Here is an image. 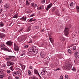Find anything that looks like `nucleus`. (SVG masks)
I'll return each mask as SVG.
<instances>
[{"label": "nucleus", "instance_id": "obj_37", "mask_svg": "<svg viewBox=\"0 0 79 79\" xmlns=\"http://www.w3.org/2000/svg\"><path fill=\"white\" fill-rule=\"evenodd\" d=\"M32 19H33V18L29 20L28 22H30V23H31V22L32 21Z\"/></svg>", "mask_w": 79, "mask_h": 79}, {"label": "nucleus", "instance_id": "obj_9", "mask_svg": "<svg viewBox=\"0 0 79 79\" xmlns=\"http://www.w3.org/2000/svg\"><path fill=\"white\" fill-rule=\"evenodd\" d=\"M29 50L30 51L28 52V54L30 56H32V55H33L34 54V52H33V50L32 49H29Z\"/></svg>", "mask_w": 79, "mask_h": 79}, {"label": "nucleus", "instance_id": "obj_7", "mask_svg": "<svg viewBox=\"0 0 79 79\" xmlns=\"http://www.w3.org/2000/svg\"><path fill=\"white\" fill-rule=\"evenodd\" d=\"M14 64V62L11 61H8L7 62V66H13Z\"/></svg>", "mask_w": 79, "mask_h": 79}, {"label": "nucleus", "instance_id": "obj_16", "mask_svg": "<svg viewBox=\"0 0 79 79\" xmlns=\"http://www.w3.org/2000/svg\"><path fill=\"white\" fill-rule=\"evenodd\" d=\"M38 10H43L44 9V6L43 5L37 8Z\"/></svg>", "mask_w": 79, "mask_h": 79}, {"label": "nucleus", "instance_id": "obj_46", "mask_svg": "<svg viewBox=\"0 0 79 79\" xmlns=\"http://www.w3.org/2000/svg\"><path fill=\"white\" fill-rule=\"evenodd\" d=\"M65 79H68V75H66L65 76Z\"/></svg>", "mask_w": 79, "mask_h": 79}, {"label": "nucleus", "instance_id": "obj_62", "mask_svg": "<svg viewBox=\"0 0 79 79\" xmlns=\"http://www.w3.org/2000/svg\"><path fill=\"white\" fill-rule=\"evenodd\" d=\"M2 0H1L0 1V4L2 3Z\"/></svg>", "mask_w": 79, "mask_h": 79}, {"label": "nucleus", "instance_id": "obj_43", "mask_svg": "<svg viewBox=\"0 0 79 79\" xmlns=\"http://www.w3.org/2000/svg\"><path fill=\"white\" fill-rule=\"evenodd\" d=\"M28 47H29L28 45H26L24 46V48H28Z\"/></svg>", "mask_w": 79, "mask_h": 79}, {"label": "nucleus", "instance_id": "obj_28", "mask_svg": "<svg viewBox=\"0 0 79 79\" xmlns=\"http://www.w3.org/2000/svg\"><path fill=\"white\" fill-rule=\"evenodd\" d=\"M10 70H11V71H13V70H14V67H13V66H12L11 67H10Z\"/></svg>", "mask_w": 79, "mask_h": 79}, {"label": "nucleus", "instance_id": "obj_38", "mask_svg": "<svg viewBox=\"0 0 79 79\" xmlns=\"http://www.w3.org/2000/svg\"><path fill=\"white\" fill-rule=\"evenodd\" d=\"M55 11V8H53L52 9V12H54Z\"/></svg>", "mask_w": 79, "mask_h": 79}, {"label": "nucleus", "instance_id": "obj_54", "mask_svg": "<svg viewBox=\"0 0 79 79\" xmlns=\"http://www.w3.org/2000/svg\"><path fill=\"white\" fill-rule=\"evenodd\" d=\"M58 70H60V68L56 69V71H58Z\"/></svg>", "mask_w": 79, "mask_h": 79}, {"label": "nucleus", "instance_id": "obj_4", "mask_svg": "<svg viewBox=\"0 0 79 79\" xmlns=\"http://www.w3.org/2000/svg\"><path fill=\"white\" fill-rule=\"evenodd\" d=\"M40 55L41 58H45V57H47L46 55V53L44 51H42L40 52Z\"/></svg>", "mask_w": 79, "mask_h": 79}, {"label": "nucleus", "instance_id": "obj_17", "mask_svg": "<svg viewBox=\"0 0 79 79\" xmlns=\"http://www.w3.org/2000/svg\"><path fill=\"white\" fill-rule=\"evenodd\" d=\"M27 19V17H23L20 19V20L21 21H25Z\"/></svg>", "mask_w": 79, "mask_h": 79}, {"label": "nucleus", "instance_id": "obj_52", "mask_svg": "<svg viewBox=\"0 0 79 79\" xmlns=\"http://www.w3.org/2000/svg\"><path fill=\"white\" fill-rule=\"evenodd\" d=\"M29 43H30V44H31L32 43V40H31L29 42Z\"/></svg>", "mask_w": 79, "mask_h": 79}, {"label": "nucleus", "instance_id": "obj_56", "mask_svg": "<svg viewBox=\"0 0 79 79\" xmlns=\"http://www.w3.org/2000/svg\"><path fill=\"white\" fill-rule=\"evenodd\" d=\"M34 7L35 8V7L36 8V7H37V4H35L34 5Z\"/></svg>", "mask_w": 79, "mask_h": 79}, {"label": "nucleus", "instance_id": "obj_26", "mask_svg": "<svg viewBox=\"0 0 79 79\" xmlns=\"http://www.w3.org/2000/svg\"><path fill=\"white\" fill-rule=\"evenodd\" d=\"M3 70L2 69H0V74H4L3 73Z\"/></svg>", "mask_w": 79, "mask_h": 79}, {"label": "nucleus", "instance_id": "obj_45", "mask_svg": "<svg viewBox=\"0 0 79 79\" xmlns=\"http://www.w3.org/2000/svg\"><path fill=\"white\" fill-rule=\"evenodd\" d=\"M5 66H6V65H5V64H3L2 65V68H5Z\"/></svg>", "mask_w": 79, "mask_h": 79}, {"label": "nucleus", "instance_id": "obj_35", "mask_svg": "<svg viewBox=\"0 0 79 79\" xmlns=\"http://www.w3.org/2000/svg\"><path fill=\"white\" fill-rule=\"evenodd\" d=\"M76 46H74L73 48V50H76Z\"/></svg>", "mask_w": 79, "mask_h": 79}, {"label": "nucleus", "instance_id": "obj_31", "mask_svg": "<svg viewBox=\"0 0 79 79\" xmlns=\"http://www.w3.org/2000/svg\"><path fill=\"white\" fill-rule=\"evenodd\" d=\"M26 5H27L28 6L30 4L29 3V2H28V1L27 0L26 1Z\"/></svg>", "mask_w": 79, "mask_h": 79}, {"label": "nucleus", "instance_id": "obj_15", "mask_svg": "<svg viewBox=\"0 0 79 79\" xmlns=\"http://www.w3.org/2000/svg\"><path fill=\"white\" fill-rule=\"evenodd\" d=\"M5 37V35L4 34L2 33H0V38L1 39H3Z\"/></svg>", "mask_w": 79, "mask_h": 79}, {"label": "nucleus", "instance_id": "obj_50", "mask_svg": "<svg viewBox=\"0 0 79 79\" xmlns=\"http://www.w3.org/2000/svg\"><path fill=\"white\" fill-rule=\"evenodd\" d=\"M76 8L78 10H79V6H77Z\"/></svg>", "mask_w": 79, "mask_h": 79}, {"label": "nucleus", "instance_id": "obj_3", "mask_svg": "<svg viewBox=\"0 0 79 79\" xmlns=\"http://www.w3.org/2000/svg\"><path fill=\"white\" fill-rule=\"evenodd\" d=\"M71 65V63L69 61L68 62L66 65L65 66L64 68L67 70L70 69V66Z\"/></svg>", "mask_w": 79, "mask_h": 79}, {"label": "nucleus", "instance_id": "obj_63", "mask_svg": "<svg viewBox=\"0 0 79 79\" xmlns=\"http://www.w3.org/2000/svg\"><path fill=\"white\" fill-rule=\"evenodd\" d=\"M37 36H35L34 37V38H37Z\"/></svg>", "mask_w": 79, "mask_h": 79}, {"label": "nucleus", "instance_id": "obj_5", "mask_svg": "<svg viewBox=\"0 0 79 79\" xmlns=\"http://www.w3.org/2000/svg\"><path fill=\"white\" fill-rule=\"evenodd\" d=\"M8 58H6V60H7L8 61H14L15 60H13V59H11V58H15V56H8Z\"/></svg>", "mask_w": 79, "mask_h": 79}, {"label": "nucleus", "instance_id": "obj_36", "mask_svg": "<svg viewBox=\"0 0 79 79\" xmlns=\"http://www.w3.org/2000/svg\"><path fill=\"white\" fill-rule=\"evenodd\" d=\"M31 7H32V8H34V3H31Z\"/></svg>", "mask_w": 79, "mask_h": 79}, {"label": "nucleus", "instance_id": "obj_55", "mask_svg": "<svg viewBox=\"0 0 79 79\" xmlns=\"http://www.w3.org/2000/svg\"><path fill=\"white\" fill-rule=\"evenodd\" d=\"M2 11H3V10L2 9H1L0 10V13L1 12H2Z\"/></svg>", "mask_w": 79, "mask_h": 79}, {"label": "nucleus", "instance_id": "obj_44", "mask_svg": "<svg viewBox=\"0 0 79 79\" xmlns=\"http://www.w3.org/2000/svg\"><path fill=\"white\" fill-rule=\"evenodd\" d=\"M6 72L7 73L10 74V70H7L6 71Z\"/></svg>", "mask_w": 79, "mask_h": 79}, {"label": "nucleus", "instance_id": "obj_42", "mask_svg": "<svg viewBox=\"0 0 79 79\" xmlns=\"http://www.w3.org/2000/svg\"><path fill=\"white\" fill-rule=\"evenodd\" d=\"M45 2V0H42L41 3H44Z\"/></svg>", "mask_w": 79, "mask_h": 79}, {"label": "nucleus", "instance_id": "obj_21", "mask_svg": "<svg viewBox=\"0 0 79 79\" xmlns=\"http://www.w3.org/2000/svg\"><path fill=\"white\" fill-rule=\"evenodd\" d=\"M60 40H62V41H64L65 40V39H64V38L63 37L61 36L60 37Z\"/></svg>", "mask_w": 79, "mask_h": 79}, {"label": "nucleus", "instance_id": "obj_34", "mask_svg": "<svg viewBox=\"0 0 79 79\" xmlns=\"http://www.w3.org/2000/svg\"><path fill=\"white\" fill-rule=\"evenodd\" d=\"M18 15H14V16H13V18H18Z\"/></svg>", "mask_w": 79, "mask_h": 79}, {"label": "nucleus", "instance_id": "obj_6", "mask_svg": "<svg viewBox=\"0 0 79 79\" xmlns=\"http://www.w3.org/2000/svg\"><path fill=\"white\" fill-rule=\"evenodd\" d=\"M74 56L75 58L77 59L79 58V51H77L75 53H74Z\"/></svg>", "mask_w": 79, "mask_h": 79}, {"label": "nucleus", "instance_id": "obj_2", "mask_svg": "<svg viewBox=\"0 0 79 79\" xmlns=\"http://www.w3.org/2000/svg\"><path fill=\"white\" fill-rule=\"evenodd\" d=\"M30 49H32L33 50V52H33V55H37V54L38 50L36 49V48L35 46H32V48H30Z\"/></svg>", "mask_w": 79, "mask_h": 79}, {"label": "nucleus", "instance_id": "obj_13", "mask_svg": "<svg viewBox=\"0 0 79 79\" xmlns=\"http://www.w3.org/2000/svg\"><path fill=\"white\" fill-rule=\"evenodd\" d=\"M46 73H47L46 69H44L41 72V74L42 75H45V74H46Z\"/></svg>", "mask_w": 79, "mask_h": 79}, {"label": "nucleus", "instance_id": "obj_53", "mask_svg": "<svg viewBox=\"0 0 79 79\" xmlns=\"http://www.w3.org/2000/svg\"><path fill=\"white\" fill-rule=\"evenodd\" d=\"M5 29H3L2 30V32H5Z\"/></svg>", "mask_w": 79, "mask_h": 79}, {"label": "nucleus", "instance_id": "obj_39", "mask_svg": "<svg viewBox=\"0 0 79 79\" xmlns=\"http://www.w3.org/2000/svg\"><path fill=\"white\" fill-rule=\"evenodd\" d=\"M35 16V14H33L31 15L30 16V17H33V16Z\"/></svg>", "mask_w": 79, "mask_h": 79}, {"label": "nucleus", "instance_id": "obj_27", "mask_svg": "<svg viewBox=\"0 0 79 79\" xmlns=\"http://www.w3.org/2000/svg\"><path fill=\"white\" fill-rule=\"evenodd\" d=\"M34 72L35 74H37V73H39L38 71L36 69L34 70Z\"/></svg>", "mask_w": 79, "mask_h": 79}, {"label": "nucleus", "instance_id": "obj_49", "mask_svg": "<svg viewBox=\"0 0 79 79\" xmlns=\"http://www.w3.org/2000/svg\"><path fill=\"white\" fill-rule=\"evenodd\" d=\"M63 76L62 75H61L60 78V79H63Z\"/></svg>", "mask_w": 79, "mask_h": 79}, {"label": "nucleus", "instance_id": "obj_20", "mask_svg": "<svg viewBox=\"0 0 79 79\" xmlns=\"http://www.w3.org/2000/svg\"><path fill=\"white\" fill-rule=\"evenodd\" d=\"M24 40V37L22 36L19 42H22Z\"/></svg>", "mask_w": 79, "mask_h": 79}, {"label": "nucleus", "instance_id": "obj_8", "mask_svg": "<svg viewBox=\"0 0 79 79\" xmlns=\"http://www.w3.org/2000/svg\"><path fill=\"white\" fill-rule=\"evenodd\" d=\"M2 50H3L5 52H12V51L11 50H9V49H8L7 48L5 47H3L1 48Z\"/></svg>", "mask_w": 79, "mask_h": 79}, {"label": "nucleus", "instance_id": "obj_57", "mask_svg": "<svg viewBox=\"0 0 79 79\" xmlns=\"http://www.w3.org/2000/svg\"><path fill=\"white\" fill-rule=\"evenodd\" d=\"M36 21V19H32V21Z\"/></svg>", "mask_w": 79, "mask_h": 79}, {"label": "nucleus", "instance_id": "obj_23", "mask_svg": "<svg viewBox=\"0 0 79 79\" xmlns=\"http://www.w3.org/2000/svg\"><path fill=\"white\" fill-rule=\"evenodd\" d=\"M48 35L49 36V39H50L51 42H53V40H52V38H50V35H51V34H48Z\"/></svg>", "mask_w": 79, "mask_h": 79}, {"label": "nucleus", "instance_id": "obj_48", "mask_svg": "<svg viewBox=\"0 0 79 79\" xmlns=\"http://www.w3.org/2000/svg\"><path fill=\"white\" fill-rule=\"evenodd\" d=\"M8 79H13V78H12V77H11V76H10L8 77Z\"/></svg>", "mask_w": 79, "mask_h": 79}, {"label": "nucleus", "instance_id": "obj_22", "mask_svg": "<svg viewBox=\"0 0 79 79\" xmlns=\"http://www.w3.org/2000/svg\"><path fill=\"white\" fill-rule=\"evenodd\" d=\"M21 66L22 67L23 70H24V69H25V68H26V66L23 65H22Z\"/></svg>", "mask_w": 79, "mask_h": 79}, {"label": "nucleus", "instance_id": "obj_12", "mask_svg": "<svg viewBox=\"0 0 79 79\" xmlns=\"http://www.w3.org/2000/svg\"><path fill=\"white\" fill-rule=\"evenodd\" d=\"M12 43H13V42H11L10 41H9L7 42L6 44V45H9V46H12Z\"/></svg>", "mask_w": 79, "mask_h": 79}, {"label": "nucleus", "instance_id": "obj_19", "mask_svg": "<svg viewBox=\"0 0 79 79\" xmlns=\"http://www.w3.org/2000/svg\"><path fill=\"white\" fill-rule=\"evenodd\" d=\"M5 75L4 74L0 75V79H3V77Z\"/></svg>", "mask_w": 79, "mask_h": 79}, {"label": "nucleus", "instance_id": "obj_29", "mask_svg": "<svg viewBox=\"0 0 79 79\" xmlns=\"http://www.w3.org/2000/svg\"><path fill=\"white\" fill-rule=\"evenodd\" d=\"M29 31H31V26H29L28 27V29H27V32H29Z\"/></svg>", "mask_w": 79, "mask_h": 79}, {"label": "nucleus", "instance_id": "obj_51", "mask_svg": "<svg viewBox=\"0 0 79 79\" xmlns=\"http://www.w3.org/2000/svg\"><path fill=\"white\" fill-rule=\"evenodd\" d=\"M23 55H25V53H23L21 54V56H23Z\"/></svg>", "mask_w": 79, "mask_h": 79}, {"label": "nucleus", "instance_id": "obj_41", "mask_svg": "<svg viewBox=\"0 0 79 79\" xmlns=\"http://www.w3.org/2000/svg\"><path fill=\"white\" fill-rule=\"evenodd\" d=\"M35 29H38L39 28V26H35Z\"/></svg>", "mask_w": 79, "mask_h": 79}, {"label": "nucleus", "instance_id": "obj_58", "mask_svg": "<svg viewBox=\"0 0 79 79\" xmlns=\"http://www.w3.org/2000/svg\"><path fill=\"white\" fill-rule=\"evenodd\" d=\"M23 30V28H22L20 30V31L21 32V31H22V30Z\"/></svg>", "mask_w": 79, "mask_h": 79}, {"label": "nucleus", "instance_id": "obj_60", "mask_svg": "<svg viewBox=\"0 0 79 79\" xmlns=\"http://www.w3.org/2000/svg\"><path fill=\"white\" fill-rule=\"evenodd\" d=\"M16 79H19V77H15Z\"/></svg>", "mask_w": 79, "mask_h": 79}, {"label": "nucleus", "instance_id": "obj_11", "mask_svg": "<svg viewBox=\"0 0 79 79\" xmlns=\"http://www.w3.org/2000/svg\"><path fill=\"white\" fill-rule=\"evenodd\" d=\"M52 6V3H51L49 4L47 7L45 8L46 11H48V10H49L51 7Z\"/></svg>", "mask_w": 79, "mask_h": 79}, {"label": "nucleus", "instance_id": "obj_24", "mask_svg": "<svg viewBox=\"0 0 79 79\" xmlns=\"http://www.w3.org/2000/svg\"><path fill=\"white\" fill-rule=\"evenodd\" d=\"M4 25V24H3V23L1 22H0V27H3Z\"/></svg>", "mask_w": 79, "mask_h": 79}, {"label": "nucleus", "instance_id": "obj_64", "mask_svg": "<svg viewBox=\"0 0 79 79\" xmlns=\"http://www.w3.org/2000/svg\"><path fill=\"white\" fill-rule=\"evenodd\" d=\"M37 74L38 75V76H40V75L39 74V72L37 73Z\"/></svg>", "mask_w": 79, "mask_h": 79}, {"label": "nucleus", "instance_id": "obj_61", "mask_svg": "<svg viewBox=\"0 0 79 79\" xmlns=\"http://www.w3.org/2000/svg\"><path fill=\"white\" fill-rule=\"evenodd\" d=\"M77 13H78V12L79 13V9L77 10Z\"/></svg>", "mask_w": 79, "mask_h": 79}, {"label": "nucleus", "instance_id": "obj_10", "mask_svg": "<svg viewBox=\"0 0 79 79\" xmlns=\"http://www.w3.org/2000/svg\"><path fill=\"white\" fill-rule=\"evenodd\" d=\"M14 50H15V51L18 52L19 51V47L18 46H16L15 44H14Z\"/></svg>", "mask_w": 79, "mask_h": 79}, {"label": "nucleus", "instance_id": "obj_33", "mask_svg": "<svg viewBox=\"0 0 79 79\" xmlns=\"http://www.w3.org/2000/svg\"><path fill=\"white\" fill-rule=\"evenodd\" d=\"M74 5V3L73 2H72L70 4V6H73Z\"/></svg>", "mask_w": 79, "mask_h": 79}, {"label": "nucleus", "instance_id": "obj_32", "mask_svg": "<svg viewBox=\"0 0 79 79\" xmlns=\"http://www.w3.org/2000/svg\"><path fill=\"white\" fill-rule=\"evenodd\" d=\"M68 52L69 53H72V51L69 49L68 50Z\"/></svg>", "mask_w": 79, "mask_h": 79}, {"label": "nucleus", "instance_id": "obj_25", "mask_svg": "<svg viewBox=\"0 0 79 79\" xmlns=\"http://www.w3.org/2000/svg\"><path fill=\"white\" fill-rule=\"evenodd\" d=\"M28 75H29V76H31V75H32L31 72V70H29L28 71Z\"/></svg>", "mask_w": 79, "mask_h": 79}, {"label": "nucleus", "instance_id": "obj_30", "mask_svg": "<svg viewBox=\"0 0 79 79\" xmlns=\"http://www.w3.org/2000/svg\"><path fill=\"white\" fill-rule=\"evenodd\" d=\"M55 14L57 15H59V11L58 10L56 11L55 12Z\"/></svg>", "mask_w": 79, "mask_h": 79}, {"label": "nucleus", "instance_id": "obj_40", "mask_svg": "<svg viewBox=\"0 0 79 79\" xmlns=\"http://www.w3.org/2000/svg\"><path fill=\"white\" fill-rule=\"evenodd\" d=\"M16 70H17V71H22L20 69H19V68H17L16 69Z\"/></svg>", "mask_w": 79, "mask_h": 79}, {"label": "nucleus", "instance_id": "obj_47", "mask_svg": "<svg viewBox=\"0 0 79 79\" xmlns=\"http://www.w3.org/2000/svg\"><path fill=\"white\" fill-rule=\"evenodd\" d=\"M72 70L74 72L76 71V69H75V67H73Z\"/></svg>", "mask_w": 79, "mask_h": 79}, {"label": "nucleus", "instance_id": "obj_1", "mask_svg": "<svg viewBox=\"0 0 79 79\" xmlns=\"http://www.w3.org/2000/svg\"><path fill=\"white\" fill-rule=\"evenodd\" d=\"M69 27H66L65 29L64 30V34L65 36H68L69 34Z\"/></svg>", "mask_w": 79, "mask_h": 79}, {"label": "nucleus", "instance_id": "obj_18", "mask_svg": "<svg viewBox=\"0 0 79 79\" xmlns=\"http://www.w3.org/2000/svg\"><path fill=\"white\" fill-rule=\"evenodd\" d=\"M13 74H16V75H18V76H20L21 74V73L19 71L16 72H14Z\"/></svg>", "mask_w": 79, "mask_h": 79}, {"label": "nucleus", "instance_id": "obj_59", "mask_svg": "<svg viewBox=\"0 0 79 79\" xmlns=\"http://www.w3.org/2000/svg\"><path fill=\"white\" fill-rule=\"evenodd\" d=\"M33 68V67H32V66H31L30 67V69H32Z\"/></svg>", "mask_w": 79, "mask_h": 79}, {"label": "nucleus", "instance_id": "obj_14", "mask_svg": "<svg viewBox=\"0 0 79 79\" xmlns=\"http://www.w3.org/2000/svg\"><path fill=\"white\" fill-rule=\"evenodd\" d=\"M4 8L6 10H8L10 8V6L8 4H6L4 5Z\"/></svg>", "mask_w": 79, "mask_h": 79}]
</instances>
